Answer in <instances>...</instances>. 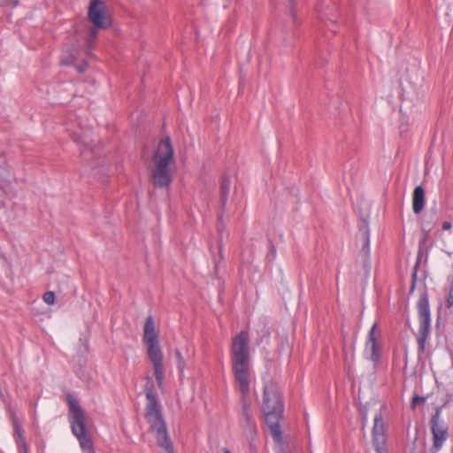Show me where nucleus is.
Segmentation results:
<instances>
[{"instance_id": "f257e3e1", "label": "nucleus", "mask_w": 453, "mask_h": 453, "mask_svg": "<svg viewBox=\"0 0 453 453\" xmlns=\"http://www.w3.org/2000/svg\"><path fill=\"white\" fill-rule=\"evenodd\" d=\"M262 411L273 440L281 442L282 432L280 423L283 416L284 404L280 388L273 380L265 381Z\"/></svg>"}, {"instance_id": "f03ea898", "label": "nucleus", "mask_w": 453, "mask_h": 453, "mask_svg": "<svg viewBox=\"0 0 453 453\" xmlns=\"http://www.w3.org/2000/svg\"><path fill=\"white\" fill-rule=\"evenodd\" d=\"M147 379L148 383L145 387L146 397L148 399L146 419L150 426V429L155 433L157 444L164 450V453H174L173 445L167 433L160 406L153 392V386L150 383L151 378L148 377Z\"/></svg>"}, {"instance_id": "7ed1b4c3", "label": "nucleus", "mask_w": 453, "mask_h": 453, "mask_svg": "<svg viewBox=\"0 0 453 453\" xmlns=\"http://www.w3.org/2000/svg\"><path fill=\"white\" fill-rule=\"evenodd\" d=\"M151 179L157 188H166L173 181L171 165L174 162V150L169 137L161 140L153 153Z\"/></svg>"}, {"instance_id": "20e7f679", "label": "nucleus", "mask_w": 453, "mask_h": 453, "mask_svg": "<svg viewBox=\"0 0 453 453\" xmlns=\"http://www.w3.org/2000/svg\"><path fill=\"white\" fill-rule=\"evenodd\" d=\"M143 344L147 349L148 358L150 359L158 388H162L165 379L164 354L159 344L158 333L156 330L154 319L148 316L144 324Z\"/></svg>"}, {"instance_id": "39448f33", "label": "nucleus", "mask_w": 453, "mask_h": 453, "mask_svg": "<svg viewBox=\"0 0 453 453\" xmlns=\"http://www.w3.org/2000/svg\"><path fill=\"white\" fill-rule=\"evenodd\" d=\"M69 405L68 418L73 435L78 439L81 448L88 452L93 450V442L87 434L85 413L78 401L71 395L66 396Z\"/></svg>"}, {"instance_id": "423d86ee", "label": "nucleus", "mask_w": 453, "mask_h": 453, "mask_svg": "<svg viewBox=\"0 0 453 453\" xmlns=\"http://www.w3.org/2000/svg\"><path fill=\"white\" fill-rule=\"evenodd\" d=\"M232 369L241 399L250 398V389L256 380L251 362L232 364Z\"/></svg>"}, {"instance_id": "0eeeda50", "label": "nucleus", "mask_w": 453, "mask_h": 453, "mask_svg": "<svg viewBox=\"0 0 453 453\" xmlns=\"http://www.w3.org/2000/svg\"><path fill=\"white\" fill-rule=\"evenodd\" d=\"M251 362L250 351V335L245 330L241 331L232 340L231 363Z\"/></svg>"}, {"instance_id": "6e6552de", "label": "nucleus", "mask_w": 453, "mask_h": 453, "mask_svg": "<svg viewBox=\"0 0 453 453\" xmlns=\"http://www.w3.org/2000/svg\"><path fill=\"white\" fill-rule=\"evenodd\" d=\"M88 18L96 28L106 29L111 26V19L103 0H89Z\"/></svg>"}, {"instance_id": "1a4fd4ad", "label": "nucleus", "mask_w": 453, "mask_h": 453, "mask_svg": "<svg viewBox=\"0 0 453 453\" xmlns=\"http://www.w3.org/2000/svg\"><path fill=\"white\" fill-rule=\"evenodd\" d=\"M418 317H419V348L423 351L425 348L426 341L429 335L430 332V325H431V314H430V307L428 299L425 297H421L418 301Z\"/></svg>"}, {"instance_id": "9d476101", "label": "nucleus", "mask_w": 453, "mask_h": 453, "mask_svg": "<svg viewBox=\"0 0 453 453\" xmlns=\"http://www.w3.org/2000/svg\"><path fill=\"white\" fill-rule=\"evenodd\" d=\"M372 442L376 453H387V434L381 412L376 413L372 427Z\"/></svg>"}, {"instance_id": "9b49d317", "label": "nucleus", "mask_w": 453, "mask_h": 453, "mask_svg": "<svg viewBox=\"0 0 453 453\" xmlns=\"http://www.w3.org/2000/svg\"><path fill=\"white\" fill-rule=\"evenodd\" d=\"M242 403V414H241V424L244 433L250 439H253L257 432V423L250 410V398L241 399Z\"/></svg>"}, {"instance_id": "f8f14e48", "label": "nucleus", "mask_w": 453, "mask_h": 453, "mask_svg": "<svg viewBox=\"0 0 453 453\" xmlns=\"http://www.w3.org/2000/svg\"><path fill=\"white\" fill-rule=\"evenodd\" d=\"M377 329L378 324L374 323L369 330L364 349V356L365 359L370 360L374 364H377L380 357V348L377 342V336L379 334Z\"/></svg>"}, {"instance_id": "ddd939ff", "label": "nucleus", "mask_w": 453, "mask_h": 453, "mask_svg": "<svg viewBox=\"0 0 453 453\" xmlns=\"http://www.w3.org/2000/svg\"><path fill=\"white\" fill-rule=\"evenodd\" d=\"M431 431L434 447L439 450L448 437V428L444 423L440 421L438 412L431 419Z\"/></svg>"}, {"instance_id": "4468645a", "label": "nucleus", "mask_w": 453, "mask_h": 453, "mask_svg": "<svg viewBox=\"0 0 453 453\" xmlns=\"http://www.w3.org/2000/svg\"><path fill=\"white\" fill-rule=\"evenodd\" d=\"M12 426L14 429V437L19 450L20 452L23 451L24 453H27L22 425L14 414H12Z\"/></svg>"}, {"instance_id": "2eb2a0df", "label": "nucleus", "mask_w": 453, "mask_h": 453, "mask_svg": "<svg viewBox=\"0 0 453 453\" xmlns=\"http://www.w3.org/2000/svg\"><path fill=\"white\" fill-rule=\"evenodd\" d=\"M425 206V191L421 186H417L413 191L412 209L415 214L422 211Z\"/></svg>"}, {"instance_id": "dca6fc26", "label": "nucleus", "mask_w": 453, "mask_h": 453, "mask_svg": "<svg viewBox=\"0 0 453 453\" xmlns=\"http://www.w3.org/2000/svg\"><path fill=\"white\" fill-rule=\"evenodd\" d=\"M231 181L228 178H224L221 181L220 185V200L222 203V207L226 206L227 202L228 195L230 192Z\"/></svg>"}, {"instance_id": "f3484780", "label": "nucleus", "mask_w": 453, "mask_h": 453, "mask_svg": "<svg viewBox=\"0 0 453 453\" xmlns=\"http://www.w3.org/2000/svg\"><path fill=\"white\" fill-rule=\"evenodd\" d=\"M9 177V173L6 168V161L4 156H0V188L5 187V182Z\"/></svg>"}, {"instance_id": "a211bd4d", "label": "nucleus", "mask_w": 453, "mask_h": 453, "mask_svg": "<svg viewBox=\"0 0 453 453\" xmlns=\"http://www.w3.org/2000/svg\"><path fill=\"white\" fill-rule=\"evenodd\" d=\"M99 28H96V27L94 26L93 27H90V29L88 31V34L86 37V42H87L88 50L93 46V44L95 43V42L97 38V30Z\"/></svg>"}, {"instance_id": "6ab92c4d", "label": "nucleus", "mask_w": 453, "mask_h": 453, "mask_svg": "<svg viewBox=\"0 0 453 453\" xmlns=\"http://www.w3.org/2000/svg\"><path fill=\"white\" fill-rule=\"evenodd\" d=\"M175 357L177 361V368L179 370L180 376L182 377L184 373V369L186 367V362L180 353V350L175 351Z\"/></svg>"}, {"instance_id": "aec40b11", "label": "nucleus", "mask_w": 453, "mask_h": 453, "mask_svg": "<svg viewBox=\"0 0 453 453\" xmlns=\"http://www.w3.org/2000/svg\"><path fill=\"white\" fill-rule=\"evenodd\" d=\"M71 135H72L73 141L75 142H77L78 144H84L86 146L88 145L86 132H82V134H79L77 132H72Z\"/></svg>"}, {"instance_id": "412c9836", "label": "nucleus", "mask_w": 453, "mask_h": 453, "mask_svg": "<svg viewBox=\"0 0 453 453\" xmlns=\"http://www.w3.org/2000/svg\"><path fill=\"white\" fill-rule=\"evenodd\" d=\"M446 303L449 308L453 306V277L449 280V289Z\"/></svg>"}, {"instance_id": "4be33fe9", "label": "nucleus", "mask_w": 453, "mask_h": 453, "mask_svg": "<svg viewBox=\"0 0 453 453\" xmlns=\"http://www.w3.org/2000/svg\"><path fill=\"white\" fill-rule=\"evenodd\" d=\"M42 299L47 304L53 305L55 303V293L53 291H47L44 293Z\"/></svg>"}, {"instance_id": "5701e85b", "label": "nucleus", "mask_w": 453, "mask_h": 453, "mask_svg": "<svg viewBox=\"0 0 453 453\" xmlns=\"http://www.w3.org/2000/svg\"><path fill=\"white\" fill-rule=\"evenodd\" d=\"M425 403V398L422 396L416 395L412 398L411 401V407L414 409L418 403Z\"/></svg>"}, {"instance_id": "b1692460", "label": "nucleus", "mask_w": 453, "mask_h": 453, "mask_svg": "<svg viewBox=\"0 0 453 453\" xmlns=\"http://www.w3.org/2000/svg\"><path fill=\"white\" fill-rule=\"evenodd\" d=\"M364 234L365 235V247L369 249L370 245V236H369V229L367 226L364 227Z\"/></svg>"}, {"instance_id": "393cba45", "label": "nucleus", "mask_w": 453, "mask_h": 453, "mask_svg": "<svg viewBox=\"0 0 453 453\" xmlns=\"http://www.w3.org/2000/svg\"><path fill=\"white\" fill-rule=\"evenodd\" d=\"M87 63H84V64H81V65H76V70L79 72V73H83L86 71L87 69Z\"/></svg>"}, {"instance_id": "a878e982", "label": "nucleus", "mask_w": 453, "mask_h": 453, "mask_svg": "<svg viewBox=\"0 0 453 453\" xmlns=\"http://www.w3.org/2000/svg\"><path fill=\"white\" fill-rule=\"evenodd\" d=\"M451 226H451V223H450V222H449V221H445V222H443V224H442V229H443V230H445V231H449V230H450V229H451Z\"/></svg>"}, {"instance_id": "bb28decb", "label": "nucleus", "mask_w": 453, "mask_h": 453, "mask_svg": "<svg viewBox=\"0 0 453 453\" xmlns=\"http://www.w3.org/2000/svg\"><path fill=\"white\" fill-rule=\"evenodd\" d=\"M415 280H416V273H414L412 274V284H411V291H413V289H414Z\"/></svg>"}, {"instance_id": "cd10ccee", "label": "nucleus", "mask_w": 453, "mask_h": 453, "mask_svg": "<svg viewBox=\"0 0 453 453\" xmlns=\"http://www.w3.org/2000/svg\"><path fill=\"white\" fill-rule=\"evenodd\" d=\"M63 64H65V65H73V60L67 61L65 59H63Z\"/></svg>"}, {"instance_id": "c85d7f7f", "label": "nucleus", "mask_w": 453, "mask_h": 453, "mask_svg": "<svg viewBox=\"0 0 453 453\" xmlns=\"http://www.w3.org/2000/svg\"><path fill=\"white\" fill-rule=\"evenodd\" d=\"M223 453H231V451L227 449H223Z\"/></svg>"}]
</instances>
